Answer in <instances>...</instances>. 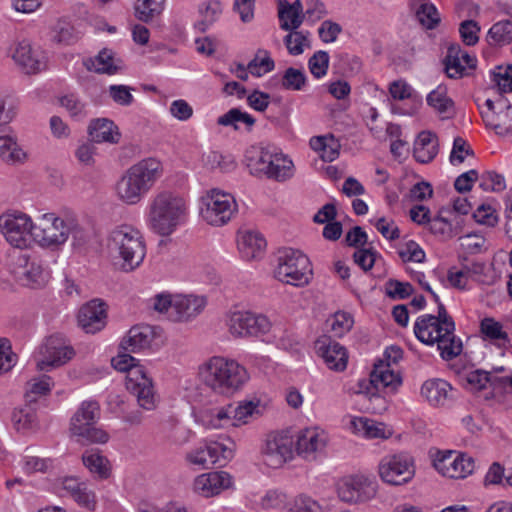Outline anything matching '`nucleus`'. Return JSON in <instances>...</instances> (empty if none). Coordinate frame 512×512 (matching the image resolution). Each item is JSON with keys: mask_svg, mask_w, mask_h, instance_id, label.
<instances>
[{"mask_svg": "<svg viewBox=\"0 0 512 512\" xmlns=\"http://www.w3.org/2000/svg\"><path fill=\"white\" fill-rule=\"evenodd\" d=\"M416 17L422 26L433 29L440 21L436 7L430 3H423L416 11Z\"/></svg>", "mask_w": 512, "mask_h": 512, "instance_id": "obj_55", "label": "nucleus"}, {"mask_svg": "<svg viewBox=\"0 0 512 512\" xmlns=\"http://www.w3.org/2000/svg\"><path fill=\"white\" fill-rule=\"evenodd\" d=\"M41 353L43 358L37 361V369L40 371H48L51 368L64 365L75 354L74 349L66 345L63 339L58 336L47 338Z\"/></svg>", "mask_w": 512, "mask_h": 512, "instance_id": "obj_19", "label": "nucleus"}, {"mask_svg": "<svg viewBox=\"0 0 512 512\" xmlns=\"http://www.w3.org/2000/svg\"><path fill=\"white\" fill-rule=\"evenodd\" d=\"M34 404H25L15 408L11 414L14 429L22 434L34 433L39 429V420Z\"/></svg>", "mask_w": 512, "mask_h": 512, "instance_id": "obj_32", "label": "nucleus"}, {"mask_svg": "<svg viewBox=\"0 0 512 512\" xmlns=\"http://www.w3.org/2000/svg\"><path fill=\"white\" fill-rule=\"evenodd\" d=\"M27 154L12 136H0V159L9 165L23 164Z\"/></svg>", "mask_w": 512, "mask_h": 512, "instance_id": "obj_39", "label": "nucleus"}, {"mask_svg": "<svg viewBox=\"0 0 512 512\" xmlns=\"http://www.w3.org/2000/svg\"><path fill=\"white\" fill-rule=\"evenodd\" d=\"M328 441L327 433L318 427L303 429L297 436L296 452L306 460H316L324 453Z\"/></svg>", "mask_w": 512, "mask_h": 512, "instance_id": "obj_20", "label": "nucleus"}, {"mask_svg": "<svg viewBox=\"0 0 512 512\" xmlns=\"http://www.w3.org/2000/svg\"><path fill=\"white\" fill-rule=\"evenodd\" d=\"M485 125L500 136L512 134V105L502 94L478 105Z\"/></svg>", "mask_w": 512, "mask_h": 512, "instance_id": "obj_12", "label": "nucleus"}, {"mask_svg": "<svg viewBox=\"0 0 512 512\" xmlns=\"http://www.w3.org/2000/svg\"><path fill=\"white\" fill-rule=\"evenodd\" d=\"M151 329L149 326H134L121 342V348L129 353L141 351L150 346Z\"/></svg>", "mask_w": 512, "mask_h": 512, "instance_id": "obj_36", "label": "nucleus"}, {"mask_svg": "<svg viewBox=\"0 0 512 512\" xmlns=\"http://www.w3.org/2000/svg\"><path fill=\"white\" fill-rule=\"evenodd\" d=\"M107 249L114 259L121 260V269L131 272L141 265L146 245L141 232L131 225H119L107 237Z\"/></svg>", "mask_w": 512, "mask_h": 512, "instance_id": "obj_4", "label": "nucleus"}, {"mask_svg": "<svg viewBox=\"0 0 512 512\" xmlns=\"http://www.w3.org/2000/svg\"><path fill=\"white\" fill-rule=\"evenodd\" d=\"M238 247L245 259L252 260L264 251L266 240L259 232L247 231L238 240Z\"/></svg>", "mask_w": 512, "mask_h": 512, "instance_id": "obj_38", "label": "nucleus"}, {"mask_svg": "<svg viewBox=\"0 0 512 512\" xmlns=\"http://www.w3.org/2000/svg\"><path fill=\"white\" fill-rule=\"evenodd\" d=\"M437 136L430 131L419 133L415 143L413 154L415 159L423 164L431 162L438 154Z\"/></svg>", "mask_w": 512, "mask_h": 512, "instance_id": "obj_34", "label": "nucleus"}, {"mask_svg": "<svg viewBox=\"0 0 512 512\" xmlns=\"http://www.w3.org/2000/svg\"><path fill=\"white\" fill-rule=\"evenodd\" d=\"M112 366L121 372H126V389L136 397L138 405L148 411L156 408L158 398L154 391L152 380L146 375L143 366L128 353L119 354L112 359Z\"/></svg>", "mask_w": 512, "mask_h": 512, "instance_id": "obj_5", "label": "nucleus"}, {"mask_svg": "<svg viewBox=\"0 0 512 512\" xmlns=\"http://www.w3.org/2000/svg\"><path fill=\"white\" fill-rule=\"evenodd\" d=\"M491 46H503L512 41V21L502 20L492 25L487 34Z\"/></svg>", "mask_w": 512, "mask_h": 512, "instance_id": "obj_46", "label": "nucleus"}, {"mask_svg": "<svg viewBox=\"0 0 512 512\" xmlns=\"http://www.w3.org/2000/svg\"><path fill=\"white\" fill-rule=\"evenodd\" d=\"M401 384V378L390 367V363L380 360L374 364L370 373V379L360 380L358 393L364 394L370 402L374 403L372 410L381 412L386 410L387 405L384 397L379 392L384 389L395 391Z\"/></svg>", "mask_w": 512, "mask_h": 512, "instance_id": "obj_9", "label": "nucleus"}, {"mask_svg": "<svg viewBox=\"0 0 512 512\" xmlns=\"http://www.w3.org/2000/svg\"><path fill=\"white\" fill-rule=\"evenodd\" d=\"M352 425L356 432L369 439L388 438L391 433L387 432L383 423H378L366 417L355 418Z\"/></svg>", "mask_w": 512, "mask_h": 512, "instance_id": "obj_44", "label": "nucleus"}, {"mask_svg": "<svg viewBox=\"0 0 512 512\" xmlns=\"http://www.w3.org/2000/svg\"><path fill=\"white\" fill-rule=\"evenodd\" d=\"M309 32L293 30L284 37V43L289 54L297 56L304 52L305 47H310Z\"/></svg>", "mask_w": 512, "mask_h": 512, "instance_id": "obj_52", "label": "nucleus"}, {"mask_svg": "<svg viewBox=\"0 0 512 512\" xmlns=\"http://www.w3.org/2000/svg\"><path fill=\"white\" fill-rule=\"evenodd\" d=\"M14 273L23 284L34 288L44 286L49 278L43 260L34 253H20L14 262Z\"/></svg>", "mask_w": 512, "mask_h": 512, "instance_id": "obj_17", "label": "nucleus"}, {"mask_svg": "<svg viewBox=\"0 0 512 512\" xmlns=\"http://www.w3.org/2000/svg\"><path fill=\"white\" fill-rule=\"evenodd\" d=\"M164 165L156 157L144 158L130 166L116 183L117 197L128 205L138 204L163 177Z\"/></svg>", "mask_w": 512, "mask_h": 512, "instance_id": "obj_2", "label": "nucleus"}, {"mask_svg": "<svg viewBox=\"0 0 512 512\" xmlns=\"http://www.w3.org/2000/svg\"><path fill=\"white\" fill-rule=\"evenodd\" d=\"M287 504V495L279 490H269L261 498L260 506L263 509H280Z\"/></svg>", "mask_w": 512, "mask_h": 512, "instance_id": "obj_62", "label": "nucleus"}, {"mask_svg": "<svg viewBox=\"0 0 512 512\" xmlns=\"http://www.w3.org/2000/svg\"><path fill=\"white\" fill-rule=\"evenodd\" d=\"M235 198L220 189H211L201 197L200 215L211 226L227 224L237 212Z\"/></svg>", "mask_w": 512, "mask_h": 512, "instance_id": "obj_10", "label": "nucleus"}, {"mask_svg": "<svg viewBox=\"0 0 512 512\" xmlns=\"http://www.w3.org/2000/svg\"><path fill=\"white\" fill-rule=\"evenodd\" d=\"M91 139L96 143H118L120 133L114 123L106 118L92 120L88 127Z\"/></svg>", "mask_w": 512, "mask_h": 512, "instance_id": "obj_35", "label": "nucleus"}, {"mask_svg": "<svg viewBox=\"0 0 512 512\" xmlns=\"http://www.w3.org/2000/svg\"><path fill=\"white\" fill-rule=\"evenodd\" d=\"M327 324L330 326L334 336L341 337L350 331L354 320L350 313L339 311L327 320Z\"/></svg>", "mask_w": 512, "mask_h": 512, "instance_id": "obj_53", "label": "nucleus"}, {"mask_svg": "<svg viewBox=\"0 0 512 512\" xmlns=\"http://www.w3.org/2000/svg\"><path fill=\"white\" fill-rule=\"evenodd\" d=\"M308 67L315 78L324 77L329 67V54L326 51H317L308 60Z\"/></svg>", "mask_w": 512, "mask_h": 512, "instance_id": "obj_56", "label": "nucleus"}, {"mask_svg": "<svg viewBox=\"0 0 512 512\" xmlns=\"http://www.w3.org/2000/svg\"><path fill=\"white\" fill-rule=\"evenodd\" d=\"M100 416V407L96 401H84L71 418L70 432L82 445L105 444L109 434L95 424Z\"/></svg>", "mask_w": 512, "mask_h": 512, "instance_id": "obj_8", "label": "nucleus"}, {"mask_svg": "<svg viewBox=\"0 0 512 512\" xmlns=\"http://www.w3.org/2000/svg\"><path fill=\"white\" fill-rule=\"evenodd\" d=\"M233 477L226 471H212L198 475L193 481L195 493L205 497H214L231 488Z\"/></svg>", "mask_w": 512, "mask_h": 512, "instance_id": "obj_22", "label": "nucleus"}, {"mask_svg": "<svg viewBox=\"0 0 512 512\" xmlns=\"http://www.w3.org/2000/svg\"><path fill=\"white\" fill-rule=\"evenodd\" d=\"M166 0H138L135 16L138 20L148 23L158 17L164 10Z\"/></svg>", "mask_w": 512, "mask_h": 512, "instance_id": "obj_48", "label": "nucleus"}, {"mask_svg": "<svg viewBox=\"0 0 512 512\" xmlns=\"http://www.w3.org/2000/svg\"><path fill=\"white\" fill-rule=\"evenodd\" d=\"M414 334L426 345L437 344L441 358L446 361L456 358L463 350L461 339L455 335V322L441 302L437 315L424 314L417 318Z\"/></svg>", "mask_w": 512, "mask_h": 512, "instance_id": "obj_1", "label": "nucleus"}, {"mask_svg": "<svg viewBox=\"0 0 512 512\" xmlns=\"http://www.w3.org/2000/svg\"><path fill=\"white\" fill-rule=\"evenodd\" d=\"M378 470L381 479L391 485L408 483L415 474L412 458L403 453L385 456Z\"/></svg>", "mask_w": 512, "mask_h": 512, "instance_id": "obj_13", "label": "nucleus"}, {"mask_svg": "<svg viewBox=\"0 0 512 512\" xmlns=\"http://www.w3.org/2000/svg\"><path fill=\"white\" fill-rule=\"evenodd\" d=\"M259 400H244L238 402L237 406L227 405L228 414L232 427H239L249 422L255 415L260 414Z\"/></svg>", "mask_w": 512, "mask_h": 512, "instance_id": "obj_37", "label": "nucleus"}, {"mask_svg": "<svg viewBox=\"0 0 512 512\" xmlns=\"http://www.w3.org/2000/svg\"><path fill=\"white\" fill-rule=\"evenodd\" d=\"M90 63L91 65H87V68L97 73L112 75L119 70V66L113 57L112 51L107 49L100 51L94 59L90 60Z\"/></svg>", "mask_w": 512, "mask_h": 512, "instance_id": "obj_49", "label": "nucleus"}, {"mask_svg": "<svg viewBox=\"0 0 512 512\" xmlns=\"http://www.w3.org/2000/svg\"><path fill=\"white\" fill-rule=\"evenodd\" d=\"M277 265L274 277L282 283L302 287L312 277L310 261L301 251L293 248L279 249L276 256Z\"/></svg>", "mask_w": 512, "mask_h": 512, "instance_id": "obj_7", "label": "nucleus"}, {"mask_svg": "<svg viewBox=\"0 0 512 512\" xmlns=\"http://www.w3.org/2000/svg\"><path fill=\"white\" fill-rule=\"evenodd\" d=\"M217 123L221 126H231L234 130L240 129V124H244L248 131L255 124V119L248 113L242 112L238 108H232L227 113L217 119Z\"/></svg>", "mask_w": 512, "mask_h": 512, "instance_id": "obj_47", "label": "nucleus"}, {"mask_svg": "<svg viewBox=\"0 0 512 512\" xmlns=\"http://www.w3.org/2000/svg\"><path fill=\"white\" fill-rule=\"evenodd\" d=\"M377 255L372 248H360L354 252L353 260L363 271L367 272L374 266Z\"/></svg>", "mask_w": 512, "mask_h": 512, "instance_id": "obj_64", "label": "nucleus"}, {"mask_svg": "<svg viewBox=\"0 0 512 512\" xmlns=\"http://www.w3.org/2000/svg\"><path fill=\"white\" fill-rule=\"evenodd\" d=\"M274 152L268 148H253L248 151L246 160L250 173L255 176H264L265 171L269 168V162Z\"/></svg>", "mask_w": 512, "mask_h": 512, "instance_id": "obj_43", "label": "nucleus"}, {"mask_svg": "<svg viewBox=\"0 0 512 512\" xmlns=\"http://www.w3.org/2000/svg\"><path fill=\"white\" fill-rule=\"evenodd\" d=\"M202 422L207 428H224L232 426L227 406L214 409L202 416Z\"/></svg>", "mask_w": 512, "mask_h": 512, "instance_id": "obj_54", "label": "nucleus"}, {"mask_svg": "<svg viewBox=\"0 0 512 512\" xmlns=\"http://www.w3.org/2000/svg\"><path fill=\"white\" fill-rule=\"evenodd\" d=\"M51 377L42 375L26 382L24 399L28 404H36L38 399L50 393L53 387Z\"/></svg>", "mask_w": 512, "mask_h": 512, "instance_id": "obj_41", "label": "nucleus"}, {"mask_svg": "<svg viewBox=\"0 0 512 512\" xmlns=\"http://www.w3.org/2000/svg\"><path fill=\"white\" fill-rule=\"evenodd\" d=\"M232 456L233 449L231 447H227L217 441H212L188 451L184 458L191 466L209 469L216 464L224 465Z\"/></svg>", "mask_w": 512, "mask_h": 512, "instance_id": "obj_15", "label": "nucleus"}, {"mask_svg": "<svg viewBox=\"0 0 512 512\" xmlns=\"http://www.w3.org/2000/svg\"><path fill=\"white\" fill-rule=\"evenodd\" d=\"M477 59L465 50L459 44H451L447 49L444 59L445 72L449 78H462L469 74L470 70L476 68Z\"/></svg>", "mask_w": 512, "mask_h": 512, "instance_id": "obj_24", "label": "nucleus"}, {"mask_svg": "<svg viewBox=\"0 0 512 512\" xmlns=\"http://www.w3.org/2000/svg\"><path fill=\"white\" fill-rule=\"evenodd\" d=\"M84 466L100 479H107L110 476L109 461L98 451L89 450L82 455Z\"/></svg>", "mask_w": 512, "mask_h": 512, "instance_id": "obj_45", "label": "nucleus"}, {"mask_svg": "<svg viewBox=\"0 0 512 512\" xmlns=\"http://www.w3.org/2000/svg\"><path fill=\"white\" fill-rule=\"evenodd\" d=\"M259 53L263 54L264 57L260 61H258L257 58L253 59L252 61L249 62L248 66H247V69L249 70V72L252 75H255L258 77L265 73L272 71L275 67L274 61L269 56L268 51L260 50Z\"/></svg>", "mask_w": 512, "mask_h": 512, "instance_id": "obj_60", "label": "nucleus"}, {"mask_svg": "<svg viewBox=\"0 0 512 512\" xmlns=\"http://www.w3.org/2000/svg\"><path fill=\"white\" fill-rule=\"evenodd\" d=\"M278 18L282 30L298 29L304 21L301 1L295 0L293 3H289L287 0H278Z\"/></svg>", "mask_w": 512, "mask_h": 512, "instance_id": "obj_31", "label": "nucleus"}, {"mask_svg": "<svg viewBox=\"0 0 512 512\" xmlns=\"http://www.w3.org/2000/svg\"><path fill=\"white\" fill-rule=\"evenodd\" d=\"M12 58L26 74H37L46 67L43 53L34 49L28 40H21L14 44Z\"/></svg>", "mask_w": 512, "mask_h": 512, "instance_id": "obj_25", "label": "nucleus"}, {"mask_svg": "<svg viewBox=\"0 0 512 512\" xmlns=\"http://www.w3.org/2000/svg\"><path fill=\"white\" fill-rule=\"evenodd\" d=\"M35 223L24 213H7L0 216V230L7 242L19 249L30 246L34 240Z\"/></svg>", "mask_w": 512, "mask_h": 512, "instance_id": "obj_11", "label": "nucleus"}, {"mask_svg": "<svg viewBox=\"0 0 512 512\" xmlns=\"http://www.w3.org/2000/svg\"><path fill=\"white\" fill-rule=\"evenodd\" d=\"M106 318L105 303L94 299L80 308L78 324L86 333L94 334L105 327Z\"/></svg>", "mask_w": 512, "mask_h": 512, "instance_id": "obj_26", "label": "nucleus"}, {"mask_svg": "<svg viewBox=\"0 0 512 512\" xmlns=\"http://www.w3.org/2000/svg\"><path fill=\"white\" fill-rule=\"evenodd\" d=\"M427 103L440 114H446L453 107V101L447 96L445 86H438L427 96Z\"/></svg>", "mask_w": 512, "mask_h": 512, "instance_id": "obj_51", "label": "nucleus"}, {"mask_svg": "<svg viewBox=\"0 0 512 512\" xmlns=\"http://www.w3.org/2000/svg\"><path fill=\"white\" fill-rule=\"evenodd\" d=\"M309 144L323 161L332 162L339 156L340 144L333 135L312 137Z\"/></svg>", "mask_w": 512, "mask_h": 512, "instance_id": "obj_40", "label": "nucleus"}, {"mask_svg": "<svg viewBox=\"0 0 512 512\" xmlns=\"http://www.w3.org/2000/svg\"><path fill=\"white\" fill-rule=\"evenodd\" d=\"M451 385L442 379L426 380L421 387V395L432 406H443L450 397Z\"/></svg>", "mask_w": 512, "mask_h": 512, "instance_id": "obj_33", "label": "nucleus"}, {"mask_svg": "<svg viewBox=\"0 0 512 512\" xmlns=\"http://www.w3.org/2000/svg\"><path fill=\"white\" fill-rule=\"evenodd\" d=\"M306 80V75L301 70L290 67L284 72L282 86L287 90L299 91L305 86Z\"/></svg>", "mask_w": 512, "mask_h": 512, "instance_id": "obj_57", "label": "nucleus"}, {"mask_svg": "<svg viewBox=\"0 0 512 512\" xmlns=\"http://www.w3.org/2000/svg\"><path fill=\"white\" fill-rule=\"evenodd\" d=\"M414 292L413 286L408 282L390 279L386 283V293L393 299H406Z\"/></svg>", "mask_w": 512, "mask_h": 512, "instance_id": "obj_58", "label": "nucleus"}, {"mask_svg": "<svg viewBox=\"0 0 512 512\" xmlns=\"http://www.w3.org/2000/svg\"><path fill=\"white\" fill-rule=\"evenodd\" d=\"M474 152L462 137H456L453 141V148L450 154L452 165L461 164L466 156H473Z\"/></svg>", "mask_w": 512, "mask_h": 512, "instance_id": "obj_59", "label": "nucleus"}, {"mask_svg": "<svg viewBox=\"0 0 512 512\" xmlns=\"http://www.w3.org/2000/svg\"><path fill=\"white\" fill-rule=\"evenodd\" d=\"M186 214L184 199L170 191L156 194L149 206L151 228L161 236L170 235Z\"/></svg>", "mask_w": 512, "mask_h": 512, "instance_id": "obj_6", "label": "nucleus"}, {"mask_svg": "<svg viewBox=\"0 0 512 512\" xmlns=\"http://www.w3.org/2000/svg\"><path fill=\"white\" fill-rule=\"evenodd\" d=\"M374 492V487L365 477L351 478L338 488V495L345 502L364 501L369 497V493Z\"/></svg>", "mask_w": 512, "mask_h": 512, "instance_id": "obj_30", "label": "nucleus"}, {"mask_svg": "<svg viewBox=\"0 0 512 512\" xmlns=\"http://www.w3.org/2000/svg\"><path fill=\"white\" fill-rule=\"evenodd\" d=\"M434 467L443 475L453 479L465 478L474 470V460L465 454L453 451L439 453L434 460Z\"/></svg>", "mask_w": 512, "mask_h": 512, "instance_id": "obj_18", "label": "nucleus"}, {"mask_svg": "<svg viewBox=\"0 0 512 512\" xmlns=\"http://www.w3.org/2000/svg\"><path fill=\"white\" fill-rule=\"evenodd\" d=\"M198 375L207 387L222 395L234 394L249 378L242 365L223 356H212L201 363Z\"/></svg>", "mask_w": 512, "mask_h": 512, "instance_id": "obj_3", "label": "nucleus"}, {"mask_svg": "<svg viewBox=\"0 0 512 512\" xmlns=\"http://www.w3.org/2000/svg\"><path fill=\"white\" fill-rule=\"evenodd\" d=\"M269 163V168L264 174L267 178L284 181L292 176L293 163L283 154L274 153Z\"/></svg>", "mask_w": 512, "mask_h": 512, "instance_id": "obj_42", "label": "nucleus"}, {"mask_svg": "<svg viewBox=\"0 0 512 512\" xmlns=\"http://www.w3.org/2000/svg\"><path fill=\"white\" fill-rule=\"evenodd\" d=\"M293 440L291 437L282 434H270L262 449L266 465L272 468L282 466L292 457Z\"/></svg>", "mask_w": 512, "mask_h": 512, "instance_id": "obj_21", "label": "nucleus"}, {"mask_svg": "<svg viewBox=\"0 0 512 512\" xmlns=\"http://www.w3.org/2000/svg\"><path fill=\"white\" fill-rule=\"evenodd\" d=\"M315 350L329 369L343 371L347 367L348 354L344 346L330 336L322 335L315 341Z\"/></svg>", "mask_w": 512, "mask_h": 512, "instance_id": "obj_23", "label": "nucleus"}, {"mask_svg": "<svg viewBox=\"0 0 512 512\" xmlns=\"http://www.w3.org/2000/svg\"><path fill=\"white\" fill-rule=\"evenodd\" d=\"M62 487L79 506L89 511L96 509L97 497L87 482L77 477H65Z\"/></svg>", "mask_w": 512, "mask_h": 512, "instance_id": "obj_27", "label": "nucleus"}, {"mask_svg": "<svg viewBox=\"0 0 512 512\" xmlns=\"http://www.w3.org/2000/svg\"><path fill=\"white\" fill-rule=\"evenodd\" d=\"M480 331L485 338L491 341L501 342L503 344L509 342V336L507 332L503 330V325L492 317H486L481 321Z\"/></svg>", "mask_w": 512, "mask_h": 512, "instance_id": "obj_50", "label": "nucleus"}, {"mask_svg": "<svg viewBox=\"0 0 512 512\" xmlns=\"http://www.w3.org/2000/svg\"><path fill=\"white\" fill-rule=\"evenodd\" d=\"M227 325L230 333L235 337L258 336L267 333L271 327L266 316L248 311L232 312Z\"/></svg>", "mask_w": 512, "mask_h": 512, "instance_id": "obj_16", "label": "nucleus"}, {"mask_svg": "<svg viewBox=\"0 0 512 512\" xmlns=\"http://www.w3.org/2000/svg\"><path fill=\"white\" fill-rule=\"evenodd\" d=\"M493 81L498 86L499 91L512 92V65L497 67V70L493 73Z\"/></svg>", "mask_w": 512, "mask_h": 512, "instance_id": "obj_61", "label": "nucleus"}, {"mask_svg": "<svg viewBox=\"0 0 512 512\" xmlns=\"http://www.w3.org/2000/svg\"><path fill=\"white\" fill-rule=\"evenodd\" d=\"M459 32L466 45H475L479 40L480 26L474 20H465L460 24Z\"/></svg>", "mask_w": 512, "mask_h": 512, "instance_id": "obj_63", "label": "nucleus"}, {"mask_svg": "<svg viewBox=\"0 0 512 512\" xmlns=\"http://www.w3.org/2000/svg\"><path fill=\"white\" fill-rule=\"evenodd\" d=\"M67 219L55 216L54 213L41 215L34 227V241L43 247L58 246L67 241Z\"/></svg>", "mask_w": 512, "mask_h": 512, "instance_id": "obj_14", "label": "nucleus"}, {"mask_svg": "<svg viewBox=\"0 0 512 512\" xmlns=\"http://www.w3.org/2000/svg\"><path fill=\"white\" fill-rule=\"evenodd\" d=\"M205 304L206 301L203 297L175 295L170 319L173 321H189L202 312Z\"/></svg>", "mask_w": 512, "mask_h": 512, "instance_id": "obj_28", "label": "nucleus"}, {"mask_svg": "<svg viewBox=\"0 0 512 512\" xmlns=\"http://www.w3.org/2000/svg\"><path fill=\"white\" fill-rule=\"evenodd\" d=\"M458 217L452 211L440 210L438 215L430 218L429 231L441 240H449L459 233Z\"/></svg>", "mask_w": 512, "mask_h": 512, "instance_id": "obj_29", "label": "nucleus"}]
</instances>
